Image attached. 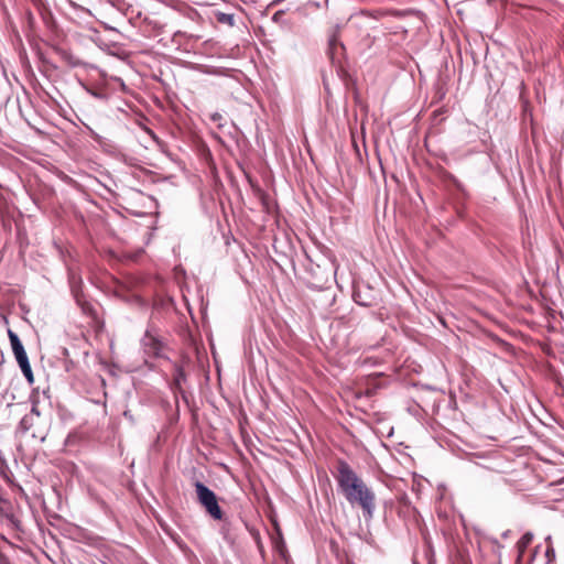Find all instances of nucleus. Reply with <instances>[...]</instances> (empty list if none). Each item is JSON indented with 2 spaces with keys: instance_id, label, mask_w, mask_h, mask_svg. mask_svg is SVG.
Wrapping results in <instances>:
<instances>
[{
  "instance_id": "8",
  "label": "nucleus",
  "mask_w": 564,
  "mask_h": 564,
  "mask_svg": "<svg viewBox=\"0 0 564 564\" xmlns=\"http://www.w3.org/2000/svg\"><path fill=\"white\" fill-rule=\"evenodd\" d=\"M66 3L68 4L69 10L76 15V17H70V19L75 20L76 18H83V15H89L90 14L89 10H86L85 8H83L77 2L69 1V2H66Z\"/></svg>"
},
{
  "instance_id": "18",
  "label": "nucleus",
  "mask_w": 564,
  "mask_h": 564,
  "mask_svg": "<svg viewBox=\"0 0 564 564\" xmlns=\"http://www.w3.org/2000/svg\"><path fill=\"white\" fill-rule=\"evenodd\" d=\"M283 15V11H278L273 14L272 19L273 21L278 22L280 21V18Z\"/></svg>"
},
{
  "instance_id": "3",
  "label": "nucleus",
  "mask_w": 564,
  "mask_h": 564,
  "mask_svg": "<svg viewBox=\"0 0 564 564\" xmlns=\"http://www.w3.org/2000/svg\"><path fill=\"white\" fill-rule=\"evenodd\" d=\"M141 345L145 355L149 357H159L163 348V344L159 338V335L152 327L147 329L143 338L141 339Z\"/></svg>"
},
{
  "instance_id": "11",
  "label": "nucleus",
  "mask_w": 564,
  "mask_h": 564,
  "mask_svg": "<svg viewBox=\"0 0 564 564\" xmlns=\"http://www.w3.org/2000/svg\"><path fill=\"white\" fill-rule=\"evenodd\" d=\"M209 118H210V121L216 123L219 129H221L224 127V122H223L224 121V117H223L221 113L214 112V113L210 115Z\"/></svg>"
},
{
  "instance_id": "14",
  "label": "nucleus",
  "mask_w": 564,
  "mask_h": 564,
  "mask_svg": "<svg viewBox=\"0 0 564 564\" xmlns=\"http://www.w3.org/2000/svg\"><path fill=\"white\" fill-rule=\"evenodd\" d=\"M545 556L547 557L549 561H552L555 558V551L552 546H549L545 551Z\"/></svg>"
},
{
  "instance_id": "19",
  "label": "nucleus",
  "mask_w": 564,
  "mask_h": 564,
  "mask_svg": "<svg viewBox=\"0 0 564 564\" xmlns=\"http://www.w3.org/2000/svg\"><path fill=\"white\" fill-rule=\"evenodd\" d=\"M65 57L68 59V62H69V64L72 66H77L78 65V62L77 61H73V58L68 54H66V53H65Z\"/></svg>"
},
{
  "instance_id": "7",
  "label": "nucleus",
  "mask_w": 564,
  "mask_h": 564,
  "mask_svg": "<svg viewBox=\"0 0 564 564\" xmlns=\"http://www.w3.org/2000/svg\"><path fill=\"white\" fill-rule=\"evenodd\" d=\"M35 421L36 420L33 419L32 415L25 414L21 419V421H20V423H19V425L17 427V433L18 434H26L34 426Z\"/></svg>"
},
{
  "instance_id": "15",
  "label": "nucleus",
  "mask_w": 564,
  "mask_h": 564,
  "mask_svg": "<svg viewBox=\"0 0 564 564\" xmlns=\"http://www.w3.org/2000/svg\"><path fill=\"white\" fill-rule=\"evenodd\" d=\"M354 300H355V302H356L357 304H360V305H364V306L369 305V303H368V302H366V301H364V300L359 299V292H354Z\"/></svg>"
},
{
  "instance_id": "4",
  "label": "nucleus",
  "mask_w": 564,
  "mask_h": 564,
  "mask_svg": "<svg viewBox=\"0 0 564 564\" xmlns=\"http://www.w3.org/2000/svg\"><path fill=\"white\" fill-rule=\"evenodd\" d=\"M8 336L17 362L29 358L19 336L11 329L8 330Z\"/></svg>"
},
{
  "instance_id": "5",
  "label": "nucleus",
  "mask_w": 564,
  "mask_h": 564,
  "mask_svg": "<svg viewBox=\"0 0 564 564\" xmlns=\"http://www.w3.org/2000/svg\"><path fill=\"white\" fill-rule=\"evenodd\" d=\"M186 381V375L181 366H175L174 375H173V383L172 389L175 392H180L183 394V383Z\"/></svg>"
},
{
  "instance_id": "1",
  "label": "nucleus",
  "mask_w": 564,
  "mask_h": 564,
  "mask_svg": "<svg viewBox=\"0 0 564 564\" xmlns=\"http://www.w3.org/2000/svg\"><path fill=\"white\" fill-rule=\"evenodd\" d=\"M335 478L346 500L351 506H359L364 518L371 520L376 510V495L346 460H338Z\"/></svg>"
},
{
  "instance_id": "9",
  "label": "nucleus",
  "mask_w": 564,
  "mask_h": 564,
  "mask_svg": "<svg viewBox=\"0 0 564 564\" xmlns=\"http://www.w3.org/2000/svg\"><path fill=\"white\" fill-rule=\"evenodd\" d=\"M532 540H533V534L531 532H527L520 538V540L517 543V547H518L520 554H522L524 552V550L532 542Z\"/></svg>"
},
{
  "instance_id": "6",
  "label": "nucleus",
  "mask_w": 564,
  "mask_h": 564,
  "mask_svg": "<svg viewBox=\"0 0 564 564\" xmlns=\"http://www.w3.org/2000/svg\"><path fill=\"white\" fill-rule=\"evenodd\" d=\"M328 54L332 58L333 62H335L337 55H338V51L339 50H343L344 46L343 44L339 42V39L337 37L336 34H333L329 40H328Z\"/></svg>"
},
{
  "instance_id": "10",
  "label": "nucleus",
  "mask_w": 564,
  "mask_h": 564,
  "mask_svg": "<svg viewBox=\"0 0 564 564\" xmlns=\"http://www.w3.org/2000/svg\"><path fill=\"white\" fill-rule=\"evenodd\" d=\"M216 18L219 23L228 24L230 26L235 25V15L231 13L218 12Z\"/></svg>"
},
{
  "instance_id": "13",
  "label": "nucleus",
  "mask_w": 564,
  "mask_h": 564,
  "mask_svg": "<svg viewBox=\"0 0 564 564\" xmlns=\"http://www.w3.org/2000/svg\"><path fill=\"white\" fill-rule=\"evenodd\" d=\"M28 415H32L33 419L37 420L41 415L37 403L35 401H32V408L31 411L28 413Z\"/></svg>"
},
{
  "instance_id": "2",
  "label": "nucleus",
  "mask_w": 564,
  "mask_h": 564,
  "mask_svg": "<svg viewBox=\"0 0 564 564\" xmlns=\"http://www.w3.org/2000/svg\"><path fill=\"white\" fill-rule=\"evenodd\" d=\"M195 490L198 502L206 509L207 513L215 520L223 518L221 508L218 505L215 492L200 481L195 482Z\"/></svg>"
},
{
  "instance_id": "17",
  "label": "nucleus",
  "mask_w": 564,
  "mask_h": 564,
  "mask_svg": "<svg viewBox=\"0 0 564 564\" xmlns=\"http://www.w3.org/2000/svg\"><path fill=\"white\" fill-rule=\"evenodd\" d=\"M123 416H124L126 419H128L131 423H134L133 415L131 414V412H130V411H128V410H127V411H124V412H123Z\"/></svg>"
},
{
  "instance_id": "12",
  "label": "nucleus",
  "mask_w": 564,
  "mask_h": 564,
  "mask_svg": "<svg viewBox=\"0 0 564 564\" xmlns=\"http://www.w3.org/2000/svg\"><path fill=\"white\" fill-rule=\"evenodd\" d=\"M21 371L23 375L32 371V368H31V365H30V361H29V358L24 359V360H21L18 362Z\"/></svg>"
},
{
  "instance_id": "16",
  "label": "nucleus",
  "mask_w": 564,
  "mask_h": 564,
  "mask_svg": "<svg viewBox=\"0 0 564 564\" xmlns=\"http://www.w3.org/2000/svg\"><path fill=\"white\" fill-rule=\"evenodd\" d=\"M23 376L25 377L26 381H28L30 384H33V382H34L33 371H30V372H28V373H25V375H23Z\"/></svg>"
}]
</instances>
